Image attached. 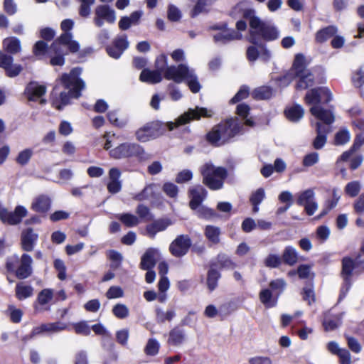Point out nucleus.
Masks as SVG:
<instances>
[{
    "instance_id": "obj_1",
    "label": "nucleus",
    "mask_w": 364,
    "mask_h": 364,
    "mask_svg": "<svg viewBox=\"0 0 364 364\" xmlns=\"http://www.w3.org/2000/svg\"><path fill=\"white\" fill-rule=\"evenodd\" d=\"M81 74L80 68H73L69 74H63L60 82L68 92L62 91L59 93L58 87L56 86L53 92V105L58 109H61L70 102L71 97L77 98L80 96V91L85 87V82L78 77Z\"/></svg>"
},
{
    "instance_id": "obj_2",
    "label": "nucleus",
    "mask_w": 364,
    "mask_h": 364,
    "mask_svg": "<svg viewBox=\"0 0 364 364\" xmlns=\"http://www.w3.org/2000/svg\"><path fill=\"white\" fill-rule=\"evenodd\" d=\"M304 100L307 105H312L310 112L316 119L326 124H331L334 122L335 117L333 112L322 108L319 105L321 102L327 103L332 100V93L328 87L311 89L307 92Z\"/></svg>"
},
{
    "instance_id": "obj_3",
    "label": "nucleus",
    "mask_w": 364,
    "mask_h": 364,
    "mask_svg": "<svg viewBox=\"0 0 364 364\" xmlns=\"http://www.w3.org/2000/svg\"><path fill=\"white\" fill-rule=\"evenodd\" d=\"M249 41L255 45L260 39L267 41H274L279 36L278 29L272 23L262 21L258 17L252 18L250 22Z\"/></svg>"
},
{
    "instance_id": "obj_4",
    "label": "nucleus",
    "mask_w": 364,
    "mask_h": 364,
    "mask_svg": "<svg viewBox=\"0 0 364 364\" xmlns=\"http://www.w3.org/2000/svg\"><path fill=\"white\" fill-rule=\"evenodd\" d=\"M237 119H230L214 127L207 135L208 140L213 144L220 146L235 136L240 131Z\"/></svg>"
},
{
    "instance_id": "obj_5",
    "label": "nucleus",
    "mask_w": 364,
    "mask_h": 364,
    "mask_svg": "<svg viewBox=\"0 0 364 364\" xmlns=\"http://www.w3.org/2000/svg\"><path fill=\"white\" fill-rule=\"evenodd\" d=\"M203 183L211 190H218L223 188L224 181L228 176L226 168L215 166L212 163H205L200 168Z\"/></svg>"
},
{
    "instance_id": "obj_6",
    "label": "nucleus",
    "mask_w": 364,
    "mask_h": 364,
    "mask_svg": "<svg viewBox=\"0 0 364 364\" xmlns=\"http://www.w3.org/2000/svg\"><path fill=\"white\" fill-rule=\"evenodd\" d=\"M33 259L28 254H23L21 257L14 255L7 258L6 267L9 272H14L20 279L29 277L33 272Z\"/></svg>"
},
{
    "instance_id": "obj_7",
    "label": "nucleus",
    "mask_w": 364,
    "mask_h": 364,
    "mask_svg": "<svg viewBox=\"0 0 364 364\" xmlns=\"http://www.w3.org/2000/svg\"><path fill=\"white\" fill-rule=\"evenodd\" d=\"M291 71L299 78L296 87L297 90H305L314 85V76L311 72L305 68V58L303 55H296Z\"/></svg>"
},
{
    "instance_id": "obj_8",
    "label": "nucleus",
    "mask_w": 364,
    "mask_h": 364,
    "mask_svg": "<svg viewBox=\"0 0 364 364\" xmlns=\"http://www.w3.org/2000/svg\"><path fill=\"white\" fill-rule=\"evenodd\" d=\"M212 115L213 112L211 110L196 107L195 109H189L186 112L181 114L176 119L175 122H167L166 127L170 131H172L174 128L189 123L193 119H199L201 117H210Z\"/></svg>"
},
{
    "instance_id": "obj_9",
    "label": "nucleus",
    "mask_w": 364,
    "mask_h": 364,
    "mask_svg": "<svg viewBox=\"0 0 364 364\" xmlns=\"http://www.w3.org/2000/svg\"><path fill=\"white\" fill-rule=\"evenodd\" d=\"M144 152L143 149L135 143H122L110 149L109 154L111 158L121 159L141 155Z\"/></svg>"
},
{
    "instance_id": "obj_10",
    "label": "nucleus",
    "mask_w": 364,
    "mask_h": 364,
    "mask_svg": "<svg viewBox=\"0 0 364 364\" xmlns=\"http://www.w3.org/2000/svg\"><path fill=\"white\" fill-rule=\"evenodd\" d=\"M27 209L22 205H17L14 211L0 207V220L8 225H16L21 223L22 219L27 215Z\"/></svg>"
},
{
    "instance_id": "obj_11",
    "label": "nucleus",
    "mask_w": 364,
    "mask_h": 364,
    "mask_svg": "<svg viewBox=\"0 0 364 364\" xmlns=\"http://www.w3.org/2000/svg\"><path fill=\"white\" fill-rule=\"evenodd\" d=\"M116 18L114 10L109 6L101 4L96 6L93 21L97 27H102L105 22L112 24L115 22Z\"/></svg>"
},
{
    "instance_id": "obj_12",
    "label": "nucleus",
    "mask_w": 364,
    "mask_h": 364,
    "mask_svg": "<svg viewBox=\"0 0 364 364\" xmlns=\"http://www.w3.org/2000/svg\"><path fill=\"white\" fill-rule=\"evenodd\" d=\"M63 46H65L71 53H76L80 49L79 43L73 40L71 33H63L51 44V50L55 53H61Z\"/></svg>"
},
{
    "instance_id": "obj_13",
    "label": "nucleus",
    "mask_w": 364,
    "mask_h": 364,
    "mask_svg": "<svg viewBox=\"0 0 364 364\" xmlns=\"http://www.w3.org/2000/svg\"><path fill=\"white\" fill-rule=\"evenodd\" d=\"M160 128L161 125L159 122L148 123L136 132V139L141 142H146L154 139L162 134Z\"/></svg>"
},
{
    "instance_id": "obj_14",
    "label": "nucleus",
    "mask_w": 364,
    "mask_h": 364,
    "mask_svg": "<svg viewBox=\"0 0 364 364\" xmlns=\"http://www.w3.org/2000/svg\"><path fill=\"white\" fill-rule=\"evenodd\" d=\"M297 204L304 207L309 215H312L318 209V204L315 201V193L313 189H306L297 194Z\"/></svg>"
},
{
    "instance_id": "obj_15",
    "label": "nucleus",
    "mask_w": 364,
    "mask_h": 364,
    "mask_svg": "<svg viewBox=\"0 0 364 364\" xmlns=\"http://www.w3.org/2000/svg\"><path fill=\"white\" fill-rule=\"evenodd\" d=\"M213 29L215 31L213 38L217 43L224 44L235 39H240L242 37L240 33L228 28L226 24L215 26Z\"/></svg>"
},
{
    "instance_id": "obj_16",
    "label": "nucleus",
    "mask_w": 364,
    "mask_h": 364,
    "mask_svg": "<svg viewBox=\"0 0 364 364\" xmlns=\"http://www.w3.org/2000/svg\"><path fill=\"white\" fill-rule=\"evenodd\" d=\"M191 245V240L188 235H178L169 246V251L172 255L181 257L185 255Z\"/></svg>"
},
{
    "instance_id": "obj_17",
    "label": "nucleus",
    "mask_w": 364,
    "mask_h": 364,
    "mask_svg": "<svg viewBox=\"0 0 364 364\" xmlns=\"http://www.w3.org/2000/svg\"><path fill=\"white\" fill-rule=\"evenodd\" d=\"M191 70V69L183 64L178 66H169L166 68L164 72V77L176 83H180L185 80Z\"/></svg>"
},
{
    "instance_id": "obj_18",
    "label": "nucleus",
    "mask_w": 364,
    "mask_h": 364,
    "mask_svg": "<svg viewBox=\"0 0 364 364\" xmlns=\"http://www.w3.org/2000/svg\"><path fill=\"white\" fill-rule=\"evenodd\" d=\"M54 298V291L52 289H43L38 296L34 304V309L36 312H42L50 310V303Z\"/></svg>"
},
{
    "instance_id": "obj_19",
    "label": "nucleus",
    "mask_w": 364,
    "mask_h": 364,
    "mask_svg": "<svg viewBox=\"0 0 364 364\" xmlns=\"http://www.w3.org/2000/svg\"><path fill=\"white\" fill-rule=\"evenodd\" d=\"M46 92L45 85H40L36 82H30L26 87L25 95L29 101L40 100V103L44 105L46 102L45 99L41 98Z\"/></svg>"
},
{
    "instance_id": "obj_20",
    "label": "nucleus",
    "mask_w": 364,
    "mask_h": 364,
    "mask_svg": "<svg viewBox=\"0 0 364 364\" xmlns=\"http://www.w3.org/2000/svg\"><path fill=\"white\" fill-rule=\"evenodd\" d=\"M13 60L11 56L3 54L0 50V67L6 71V75L10 77L18 75L22 70L21 66L14 64Z\"/></svg>"
},
{
    "instance_id": "obj_21",
    "label": "nucleus",
    "mask_w": 364,
    "mask_h": 364,
    "mask_svg": "<svg viewBox=\"0 0 364 364\" xmlns=\"http://www.w3.org/2000/svg\"><path fill=\"white\" fill-rule=\"evenodd\" d=\"M68 326L66 323L63 322H54L41 324L39 326L36 327L33 330V334L37 335L40 333H47L49 335L59 333L62 331L67 329Z\"/></svg>"
},
{
    "instance_id": "obj_22",
    "label": "nucleus",
    "mask_w": 364,
    "mask_h": 364,
    "mask_svg": "<svg viewBox=\"0 0 364 364\" xmlns=\"http://www.w3.org/2000/svg\"><path fill=\"white\" fill-rule=\"evenodd\" d=\"M206 193L205 189L201 186L191 187L189 190L191 208L193 210L198 208L205 198Z\"/></svg>"
},
{
    "instance_id": "obj_23",
    "label": "nucleus",
    "mask_w": 364,
    "mask_h": 364,
    "mask_svg": "<svg viewBox=\"0 0 364 364\" xmlns=\"http://www.w3.org/2000/svg\"><path fill=\"white\" fill-rule=\"evenodd\" d=\"M159 257L160 252L158 249H148L141 257V267L145 270L153 268Z\"/></svg>"
},
{
    "instance_id": "obj_24",
    "label": "nucleus",
    "mask_w": 364,
    "mask_h": 364,
    "mask_svg": "<svg viewBox=\"0 0 364 364\" xmlns=\"http://www.w3.org/2000/svg\"><path fill=\"white\" fill-rule=\"evenodd\" d=\"M50 198L47 196L40 195L33 200L31 208L35 212L39 213H46L50 210Z\"/></svg>"
},
{
    "instance_id": "obj_25",
    "label": "nucleus",
    "mask_w": 364,
    "mask_h": 364,
    "mask_svg": "<svg viewBox=\"0 0 364 364\" xmlns=\"http://www.w3.org/2000/svg\"><path fill=\"white\" fill-rule=\"evenodd\" d=\"M121 171L117 168H112L109 171V182L107 183V190L111 193H118L122 188V183L119 181Z\"/></svg>"
},
{
    "instance_id": "obj_26",
    "label": "nucleus",
    "mask_w": 364,
    "mask_h": 364,
    "mask_svg": "<svg viewBox=\"0 0 364 364\" xmlns=\"http://www.w3.org/2000/svg\"><path fill=\"white\" fill-rule=\"evenodd\" d=\"M315 126L317 136L313 141V146L316 149H321L326 143V134L330 132V129L319 122H316Z\"/></svg>"
},
{
    "instance_id": "obj_27",
    "label": "nucleus",
    "mask_w": 364,
    "mask_h": 364,
    "mask_svg": "<svg viewBox=\"0 0 364 364\" xmlns=\"http://www.w3.org/2000/svg\"><path fill=\"white\" fill-rule=\"evenodd\" d=\"M38 239V235L32 229H28L22 233L21 247L23 250L30 252L33 250L35 242Z\"/></svg>"
},
{
    "instance_id": "obj_28",
    "label": "nucleus",
    "mask_w": 364,
    "mask_h": 364,
    "mask_svg": "<svg viewBox=\"0 0 364 364\" xmlns=\"http://www.w3.org/2000/svg\"><path fill=\"white\" fill-rule=\"evenodd\" d=\"M245 6V3L238 4L231 11L230 16L235 19L244 17L247 19L250 23L252 17L255 18L256 16L255 15L254 10L246 9Z\"/></svg>"
},
{
    "instance_id": "obj_29",
    "label": "nucleus",
    "mask_w": 364,
    "mask_h": 364,
    "mask_svg": "<svg viewBox=\"0 0 364 364\" xmlns=\"http://www.w3.org/2000/svg\"><path fill=\"white\" fill-rule=\"evenodd\" d=\"M117 48V52H114V48L107 47V51L108 55L114 58H119L123 51L126 50L129 46V42L127 41V36H122L117 38L114 43Z\"/></svg>"
},
{
    "instance_id": "obj_30",
    "label": "nucleus",
    "mask_w": 364,
    "mask_h": 364,
    "mask_svg": "<svg viewBox=\"0 0 364 364\" xmlns=\"http://www.w3.org/2000/svg\"><path fill=\"white\" fill-rule=\"evenodd\" d=\"M139 79L144 82L156 84L162 80V75L159 71L144 69L141 71Z\"/></svg>"
},
{
    "instance_id": "obj_31",
    "label": "nucleus",
    "mask_w": 364,
    "mask_h": 364,
    "mask_svg": "<svg viewBox=\"0 0 364 364\" xmlns=\"http://www.w3.org/2000/svg\"><path fill=\"white\" fill-rule=\"evenodd\" d=\"M3 48L5 51L16 54L21 50V41L16 37H8L3 40Z\"/></svg>"
},
{
    "instance_id": "obj_32",
    "label": "nucleus",
    "mask_w": 364,
    "mask_h": 364,
    "mask_svg": "<svg viewBox=\"0 0 364 364\" xmlns=\"http://www.w3.org/2000/svg\"><path fill=\"white\" fill-rule=\"evenodd\" d=\"M142 16L141 11H134L129 16H124L119 21V27L122 30L128 29L132 25L138 24Z\"/></svg>"
},
{
    "instance_id": "obj_33",
    "label": "nucleus",
    "mask_w": 364,
    "mask_h": 364,
    "mask_svg": "<svg viewBox=\"0 0 364 364\" xmlns=\"http://www.w3.org/2000/svg\"><path fill=\"white\" fill-rule=\"evenodd\" d=\"M170 225L169 220H156L146 227V232L153 238L157 232L165 230Z\"/></svg>"
},
{
    "instance_id": "obj_34",
    "label": "nucleus",
    "mask_w": 364,
    "mask_h": 364,
    "mask_svg": "<svg viewBox=\"0 0 364 364\" xmlns=\"http://www.w3.org/2000/svg\"><path fill=\"white\" fill-rule=\"evenodd\" d=\"M284 112L289 120L291 122H298L304 117V109L299 105H294L287 107Z\"/></svg>"
},
{
    "instance_id": "obj_35",
    "label": "nucleus",
    "mask_w": 364,
    "mask_h": 364,
    "mask_svg": "<svg viewBox=\"0 0 364 364\" xmlns=\"http://www.w3.org/2000/svg\"><path fill=\"white\" fill-rule=\"evenodd\" d=\"M354 269L353 261L348 257H345L342 261L341 276L346 284H350Z\"/></svg>"
},
{
    "instance_id": "obj_36",
    "label": "nucleus",
    "mask_w": 364,
    "mask_h": 364,
    "mask_svg": "<svg viewBox=\"0 0 364 364\" xmlns=\"http://www.w3.org/2000/svg\"><path fill=\"white\" fill-rule=\"evenodd\" d=\"M259 298L266 308H272L277 304V296H274L271 290L268 289L261 290Z\"/></svg>"
},
{
    "instance_id": "obj_37",
    "label": "nucleus",
    "mask_w": 364,
    "mask_h": 364,
    "mask_svg": "<svg viewBox=\"0 0 364 364\" xmlns=\"http://www.w3.org/2000/svg\"><path fill=\"white\" fill-rule=\"evenodd\" d=\"M15 294L18 300H23L33 296V288L31 285L20 282L16 286Z\"/></svg>"
},
{
    "instance_id": "obj_38",
    "label": "nucleus",
    "mask_w": 364,
    "mask_h": 364,
    "mask_svg": "<svg viewBox=\"0 0 364 364\" xmlns=\"http://www.w3.org/2000/svg\"><path fill=\"white\" fill-rule=\"evenodd\" d=\"M341 323V316L336 314L333 315L331 313H327L325 315L323 325L326 331H333L339 326Z\"/></svg>"
},
{
    "instance_id": "obj_39",
    "label": "nucleus",
    "mask_w": 364,
    "mask_h": 364,
    "mask_svg": "<svg viewBox=\"0 0 364 364\" xmlns=\"http://www.w3.org/2000/svg\"><path fill=\"white\" fill-rule=\"evenodd\" d=\"M158 191L159 187L157 185L149 184L141 193L136 194L134 198L137 200H148L154 197Z\"/></svg>"
},
{
    "instance_id": "obj_40",
    "label": "nucleus",
    "mask_w": 364,
    "mask_h": 364,
    "mask_svg": "<svg viewBox=\"0 0 364 364\" xmlns=\"http://www.w3.org/2000/svg\"><path fill=\"white\" fill-rule=\"evenodd\" d=\"M220 233V229L214 225H207L204 230L206 238L213 244L219 243Z\"/></svg>"
},
{
    "instance_id": "obj_41",
    "label": "nucleus",
    "mask_w": 364,
    "mask_h": 364,
    "mask_svg": "<svg viewBox=\"0 0 364 364\" xmlns=\"http://www.w3.org/2000/svg\"><path fill=\"white\" fill-rule=\"evenodd\" d=\"M282 259L290 266L295 264L298 261V253L296 249L290 246L287 247L283 252Z\"/></svg>"
},
{
    "instance_id": "obj_42",
    "label": "nucleus",
    "mask_w": 364,
    "mask_h": 364,
    "mask_svg": "<svg viewBox=\"0 0 364 364\" xmlns=\"http://www.w3.org/2000/svg\"><path fill=\"white\" fill-rule=\"evenodd\" d=\"M338 29L336 26H330L318 31L316 35V40L319 43H322L332 37L337 32Z\"/></svg>"
},
{
    "instance_id": "obj_43",
    "label": "nucleus",
    "mask_w": 364,
    "mask_h": 364,
    "mask_svg": "<svg viewBox=\"0 0 364 364\" xmlns=\"http://www.w3.org/2000/svg\"><path fill=\"white\" fill-rule=\"evenodd\" d=\"M265 197L264 189L259 188L255 191L250 196V202L253 205V212L257 213L259 211V205L262 203Z\"/></svg>"
},
{
    "instance_id": "obj_44",
    "label": "nucleus",
    "mask_w": 364,
    "mask_h": 364,
    "mask_svg": "<svg viewBox=\"0 0 364 364\" xmlns=\"http://www.w3.org/2000/svg\"><path fill=\"white\" fill-rule=\"evenodd\" d=\"M176 315L173 309H167L164 311L161 309L156 310V321L159 323L171 321Z\"/></svg>"
},
{
    "instance_id": "obj_45",
    "label": "nucleus",
    "mask_w": 364,
    "mask_h": 364,
    "mask_svg": "<svg viewBox=\"0 0 364 364\" xmlns=\"http://www.w3.org/2000/svg\"><path fill=\"white\" fill-rule=\"evenodd\" d=\"M116 218L127 227H133L138 225L139 223V218L130 213L118 214Z\"/></svg>"
},
{
    "instance_id": "obj_46",
    "label": "nucleus",
    "mask_w": 364,
    "mask_h": 364,
    "mask_svg": "<svg viewBox=\"0 0 364 364\" xmlns=\"http://www.w3.org/2000/svg\"><path fill=\"white\" fill-rule=\"evenodd\" d=\"M252 95L257 100H266L272 97V90L269 87H259L252 92Z\"/></svg>"
},
{
    "instance_id": "obj_47",
    "label": "nucleus",
    "mask_w": 364,
    "mask_h": 364,
    "mask_svg": "<svg viewBox=\"0 0 364 364\" xmlns=\"http://www.w3.org/2000/svg\"><path fill=\"white\" fill-rule=\"evenodd\" d=\"M185 80L192 92L197 93L200 91V85L193 70L190 71Z\"/></svg>"
},
{
    "instance_id": "obj_48",
    "label": "nucleus",
    "mask_w": 364,
    "mask_h": 364,
    "mask_svg": "<svg viewBox=\"0 0 364 364\" xmlns=\"http://www.w3.org/2000/svg\"><path fill=\"white\" fill-rule=\"evenodd\" d=\"M33 154L32 149H25L21 151L16 158V161L21 166L26 165Z\"/></svg>"
},
{
    "instance_id": "obj_49",
    "label": "nucleus",
    "mask_w": 364,
    "mask_h": 364,
    "mask_svg": "<svg viewBox=\"0 0 364 364\" xmlns=\"http://www.w3.org/2000/svg\"><path fill=\"white\" fill-rule=\"evenodd\" d=\"M33 52L38 58L41 59L48 52V45L42 41H38L35 43Z\"/></svg>"
},
{
    "instance_id": "obj_50",
    "label": "nucleus",
    "mask_w": 364,
    "mask_h": 364,
    "mask_svg": "<svg viewBox=\"0 0 364 364\" xmlns=\"http://www.w3.org/2000/svg\"><path fill=\"white\" fill-rule=\"evenodd\" d=\"M360 188L361 185L360 182L354 181L347 183V185L345 187V192L349 196L355 197L359 193Z\"/></svg>"
},
{
    "instance_id": "obj_51",
    "label": "nucleus",
    "mask_w": 364,
    "mask_h": 364,
    "mask_svg": "<svg viewBox=\"0 0 364 364\" xmlns=\"http://www.w3.org/2000/svg\"><path fill=\"white\" fill-rule=\"evenodd\" d=\"M80 2L79 13L82 17H87L90 14V6L95 4V0H77Z\"/></svg>"
},
{
    "instance_id": "obj_52",
    "label": "nucleus",
    "mask_w": 364,
    "mask_h": 364,
    "mask_svg": "<svg viewBox=\"0 0 364 364\" xmlns=\"http://www.w3.org/2000/svg\"><path fill=\"white\" fill-rule=\"evenodd\" d=\"M50 55V63L52 65H59L62 66L65 63V59L63 57V50H62L61 53H55L53 50H51V47L49 50Z\"/></svg>"
},
{
    "instance_id": "obj_53",
    "label": "nucleus",
    "mask_w": 364,
    "mask_h": 364,
    "mask_svg": "<svg viewBox=\"0 0 364 364\" xmlns=\"http://www.w3.org/2000/svg\"><path fill=\"white\" fill-rule=\"evenodd\" d=\"M266 267L269 268L278 267L282 263V259L277 255L270 254L264 260Z\"/></svg>"
},
{
    "instance_id": "obj_54",
    "label": "nucleus",
    "mask_w": 364,
    "mask_h": 364,
    "mask_svg": "<svg viewBox=\"0 0 364 364\" xmlns=\"http://www.w3.org/2000/svg\"><path fill=\"white\" fill-rule=\"evenodd\" d=\"M73 326L77 334L83 336H89L90 334V328L86 321L75 323Z\"/></svg>"
},
{
    "instance_id": "obj_55",
    "label": "nucleus",
    "mask_w": 364,
    "mask_h": 364,
    "mask_svg": "<svg viewBox=\"0 0 364 364\" xmlns=\"http://www.w3.org/2000/svg\"><path fill=\"white\" fill-rule=\"evenodd\" d=\"M220 275L218 272L214 269L209 271L207 279L208 287L210 291H213L217 287L218 279Z\"/></svg>"
},
{
    "instance_id": "obj_56",
    "label": "nucleus",
    "mask_w": 364,
    "mask_h": 364,
    "mask_svg": "<svg viewBox=\"0 0 364 364\" xmlns=\"http://www.w3.org/2000/svg\"><path fill=\"white\" fill-rule=\"evenodd\" d=\"M112 312L116 317L124 318L129 315V309L124 304H118L113 307Z\"/></svg>"
},
{
    "instance_id": "obj_57",
    "label": "nucleus",
    "mask_w": 364,
    "mask_h": 364,
    "mask_svg": "<svg viewBox=\"0 0 364 364\" xmlns=\"http://www.w3.org/2000/svg\"><path fill=\"white\" fill-rule=\"evenodd\" d=\"M350 139L349 132L346 129H341L335 136V143L337 145H343L347 143Z\"/></svg>"
},
{
    "instance_id": "obj_58",
    "label": "nucleus",
    "mask_w": 364,
    "mask_h": 364,
    "mask_svg": "<svg viewBox=\"0 0 364 364\" xmlns=\"http://www.w3.org/2000/svg\"><path fill=\"white\" fill-rule=\"evenodd\" d=\"M159 349V342L154 338H151L148 341L145 348V352L147 355H154L158 353Z\"/></svg>"
},
{
    "instance_id": "obj_59",
    "label": "nucleus",
    "mask_w": 364,
    "mask_h": 364,
    "mask_svg": "<svg viewBox=\"0 0 364 364\" xmlns=\"http://www.w3.org/2000/svg\"><path fill=\"white\" fill-rule=\"evenodd\" d=\"M124 291L118 286H112L109 288L106 293V296L109 299H117L123 297Z\"/></svg>"
},
{
    "instance_id": "obj_60",
    "label": "nucleus",
    "mask_w": 364,
    "mask_h": 364,
    "mask_svg": "<svg viewBox=\"0 0 364 364\" xmlns=\"http://www.w3.org/2000/svg\"><path fill=\"white\" fill-rule=\"evenodd\" d=\"M215 0H198L192 11V16H196L205 10Z\"/></svg>"
},
{
    "instance_id": "obj_61",
    "label": "nucleus",
    "mask_w": 364,
    "mask_h": 364,
    "mask_svg": "<svg viewBox=\"0 0 364 364\" xmlns=\"http://www.w3.org/2000/svg\"><path fill=\"white\" fill-rule=\"evenodd\" d=\"M183 341V335L181 331L178 330H173L170 333L168 342L172 345H180Z\"/></svg>"
},
{
    "instance_id": "obj_62",
    "label": "nucleus",
    "mask_w": 364,
    "mask_h": 364,
    "mask_svg": "<svg viewBox=\"0 0 364 364\" xmlns=\"http://www.w3.org/2000/svg\"><path fill=\"white\" fill-rule=\"evenodd\" d=\"M167 60L168 59L166 55L164 54H161L159 57H157L155 62V65L156 68V70L160 72L161 74L162 73H164L166 68L168 67L167 65Z\"/></svg>"
},
{
    "instance_id": "obj_63",
    "label": "nucleus",
    "mask_w": 364,
    "mask_h": 364,
    "mask_svg": "<svg viewBox=\"0 0 364 364\" xmlns=\"http://www.w3.org/2000/svg\"><path fill=\"white\" fill-rule=\"evenodd\" d=\"M198 213L200 217L208 220H212L218 217L217 213L213 210L206 207L200 208Z\"/></svg>"
},
{
    "instance_id": "obj_64",
    "label": "nucleus",
    "mask_w": 364,
    "mask_h": 364,
    "mask_svg": "<svg viewBox=\"0 0 364 364\" xmlns=\"http://www.w3.org/2000/svg\"><path fill=\"white\" fill-rule=\"evenodd\" d=\"M352 81L355 87H360L364 84V71L361 69L357 70L353 77Z\"/></svg>"
}]
</instances>
